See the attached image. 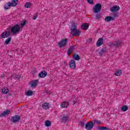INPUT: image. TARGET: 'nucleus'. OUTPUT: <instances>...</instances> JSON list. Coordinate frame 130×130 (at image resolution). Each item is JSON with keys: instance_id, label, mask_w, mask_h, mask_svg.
<instances>
[{"instance_id": "58836bf2", "label": "nucleus", "mask_w": 130, "mask_h": 130, "mask_svg": "<svg viewBox=\"0 0 130 130\" xmlns=\"http://www.w3.org/2000/svg\"><path fill=\"white\" fill-rule=\"evenodd\" d=\"M34 20H36V19H37V15H35L34 18H33Z\"/></svg>"}, {"instance_id": "1a4fd4ad", "label": "nucleus", "mask_w": 130, "mask_h": 130, "mask_svg": "<svg viewBox=\"0 0 130 130\" xmlns=\"http://www.w3.org/2000/svg\"><path fill=\"white\" fill-rule=\"evenodd\" d=\"M120 8L118 6H114L111 8V12H117Z\"/></svg>"}, {"instance_id": "7ed1b4c3", "label": "nucleus", "mask_w": 130, "mask_h": 130, "mask_svg": "<svg viewBox=\"0 0 130 130\" xmlns=\"http://www.w3.org/2000/svg\"><path fill=\"white\" fill-rule=\"evenodd\" d=\"M123 43V41L120 40L116 41L115 43H110L109 44L111 47H119V46H121Z\"/></svg>"}, {"instance_id": "473e14b6", "label": "nucleus", "mask_w": 130, "mask_h": 130, "mask_svg": "<svg viewBox=\"0 0 130 130\" xmlns=\"http://www.w3.org/2000/svg\"><path fill=\"white\" fill-rule=\"evenodd\" d=\"M26 20H23L22 21V22L20 23V26L21 27H24L25 25H26Z\"/></svg>"}, {"instance_id": "a878e982", "label": "nucleus", "mask_w": 130, "mask_h": 130, "mask_svg": "<svg viewBox=\"0 0 130 130\" xmlns=\"http://www.w3.org/2000/svg\"><path fill=\"white\" fill-rule=\"evenodd\" d=\"M128 109V107H127L126 105H124L122 107L121 110L122 111L125 112V111H127Z\"/></svg>"}, {"instance_id": "c9c22d12", "label": "nucleus", "mask_w": 130, "mask_h": 130, "mask_svg": "<svg viewBox=\"0 0 130 130\" xmlns=\"http://www.w3.org/2000/svg\"><path fill=\"white\" fill-rule=\"evenodd\" d=\"M88 4L92 5L93 4V0H87Z\"/></svg>"}, {"instance_id": "f257e3e1", "label": "nucleus", "mask_w": 130, "mask_h": 130, "mask_svg": "<svg viewBox=\"0 0 130 130\" xmlns=\"http://www.w3.org/2000/svg\"><path fill=\"white\" fill-rule=\"evenodd\" d=\"M77 26L78 24L75 22H73L72 24L71 32L73 36H79L80 34H81L80 30L77 29Z\"/></svg>"}, {"instance_id": "412c9836", "label": "nucleus", "mask_w": 130, "mask_h": 130, "mask_svg": "<svg viewBox=\"0 0 130 130\" xmlns=\"http://www.w3.org/2000/svg\"><path fill=\"white\" fill-rule=\"evenodd\" d=\"M121 74H122V71L121 70H116L115 72V75L117 77H119V76H121Z\"/></svg>"}, {"instance_id": "72a5a7b5", "label": "nucleus", "mask_w": 130, "mask_h": 130, "mask_svg": "<svg viewBox=\"0 0 130 130\" xmlns=\"http://www.w3.org/2000/svg\"><path fill=\"white\" fill-rule=\"evenodd\" d=\"M101 18V15L100 14H96L95 15V19H100Z\"/></svg>"}, {"instance_id": "b1692460", "label": "nucleus", "mask_w": 130, "mask_h": 130, "mask_svg": "<svg viewBox=\"0 0 130 130\" xmlns=\"http://www.w3.org/2000/svg\"><path fill=\"white\" fill-rule=\"evenodd\" d=\"M45 125L47 127H49L51 125V122L49 120H46L45 121Z\"/></svg>"}, {"instance_id": "2f4dec72", "label": "nucleus", "mask_w": 130, "mask_h": 130, "mask_svg": "<svg viewBox=\"0 0 130 130\" xmlns=\"http://www.w3.org/2000/svg\"><path fill=\"white\" fill-rule=\"evenodd\" d=\"M69 66H76V63L75 62V60H71L69 62Z\"/></svg>"}, {"instance_id": "37998d69", "label": "nucleus", "mask_w": 130, "mask_h": 130, "mask_svg": "<svg viewBox=\"0 0 130 130\" xmlns=\"http://www.w3.org/2000/svg\"><path fill=\"white\" fill-rule=\"evenodd\" d=\"M1 1H2V0H0V2H1Z\"/></svg>"}, {"instance_id": "79ce46f5", "label": "nucleus", "mask_w": 130, "mask_h": 130, "mask_svg": "<svg viewBox=\"0 0 130 130\" xmlns=\"http://www.w3.org/2000/svg\"><path fill=\"white\" fill-rule=\"evenodd\" d=\"M74 104H76V102H74Z\"/></svg>"}, {"instance_id": "9d476101", "label": "nucleus", "mask_w": 130, "mask_h": 130, "mask_svg": "<svg viewBox=\"0 0 130 130\" xmlns=\"http://www.w3.org/2000/svg\"><path fill=\"white\" fill-rule=\"evenodd\" d=\"M10 112H11V111H10V110H7L6 111H4L3 113L0 114V116L1 117H3V116H6L7 115H9Z\"/></svg>"}, {"instance_id": "4be33fe9", "label": "nucleus", "mask_w": 130, "mask_h": 130, "mask_svg": "<svg viewBox=\"0 0 130 130\" xmlns=\"http://www.w3.org/2000/svg\"><path fill=\"white\" fill-rule=\"evenodd\" d=\"M2 91L3 94H8V93H9V88L7 87H4L2 88Z\"/></svg>"}, {"instance_id": "f8f14e48", "label": "nucleus", "mask_w": 130, "mask_h": 130, "mask_svg": "<svg viewBox=\"0 0 130 130\" xmlns=\"http://www.w3.org/2000/svg\"><path fill=\"white\" fill-rule=\"evenodd\" d=\"M69 102H63L61 104V107L62 108H67L69 106Z\"/></svg>"}, {"instance_id": "f704fd0d", "label": "nucleus", "mask_w": 130, "mask_h": 130, "mask_svg": "<svg viewBox=\"0 0 130 130\" xmlns=\"http://www.w3.org/2000/svg\"><path fill=\"white\" fill-rule=\"evenodd\" d=\"M79 124L80 125H81V126H84V125H85V123H84L83 121H81L80 122Z\"/></svg>"}, {"instance_id": "a211bd4d", "label": "nucleus", "mask_w": 130, "mask_h": 130, "mask_svg": "<svg viewBox=\"0 0 130 130\" xmlns=\"http://www.w3.org/2000/svg\"><path fill=\"white\" fill-rule=\"evenodd\" d=\"M105 20L106 22H110V21L114 20V17L111 16H107Z\"/></svg>"}, {"instance_id": "f03ea898", "label": "nucleus", "mask_w": 130, "mask_h": 130, "mask_svg": "<svg viewBox=\"0 0 130 130\" xmlns=\"http://www.w3.org/2000/svg\"><path fill=\"white\" fill-rule=\"evenodd\" d=\"M11 31L13 34H17V33H20L21 31V27L18 24H16L11 28Z\"/></svg>"}, {"instance_id": "a19ab883", "label": "nucleus", "mask_w": 130, "mask_h": 130, "mask_svg": "<svg viewBox=\"0 0 130 130\" xmlns=\"http://www.w3.org/2000/svg\"><path fill=\"white\" fill-rule=\"evenodd\" d=\"M126 60H127V61H128V58H127L126 59Z\"/></svg>"}, {"instance_id": "39448f33", "label": "nucleus", "mask_w": 130, "mask_h": 130, "mask_svg": "<svg viewBox=\"0 0 130 130\" xmlns=\"http://www.w3.org/2000/svg\"><path fill=\"white\" fill-rule=\"evenodd\" d=\"M102 6L101 4L98 3L92 9L93 12L95 13V14H98L101 11Z\"/></svg>"}, {"instance_id": "c85d7f7f", "label": "nucleus", "mask_w": 130, "mask_h": 130, "mask_svg": "<svg viewBox=\"0 0 130 130\" xmlns=\"http://www.w3.org/2000/svg\"><path fill=\"white\" fill-rule=\"evenodd\" d=\"M73 57L75 60H80V56L78 55L74 54Z\"/></svg>"}, {"instance_id": "f3484780", "label": "nucleus", "mask_w": 130, "mask_h": 130, "mask_svg": "<svg viewBox=\"0 0 130 130\" xmlns=\"http://www.w3.org/2000/svg\"><path fill=\"white\" fill-rule=\"evenodd\" d=\"M81 28L83 30H87L88 29V28H89V25L87 23H84L82 25Z\"/></svg>"}, {"instance_id": "5701e85b", "label": "nucleus", "mask_w": 130, "mask_h": 130, "mask_svg": "<svg viewBox=\"0 0 130 130\" xmlns=\"http://www.w3.org/2000/svg\"><path fill=\"white\" fill-rule=\"evenodd\" d=\"M61 120L63 122H64V123H67V121H68V120H69V117H68L67 116H64L61 118Z\"/></svg>"}, {"instance_id": "cd10ccee", "label": "nucleus", "mask_w": 130, "mask_h": 130, "mask_svg": "<svg viewBox=\"0 0 130 130\" xmlns=\"http://www.w3.org/2000/svg\"><path fill=\"white\" fill-rule=\"evenodd\" d=\"M99 129L100 130H111V129L107 128L106 127H103V126H99L98 127Z\"/></svg>"}, {"instance_id": "20e7f679", "label": "nucleus", "mask_w": 130, "mask_h": 130, "mask_svg": "<svg viewBox=\"0 0 130 130\" xmlns=\"http://www.w3.org/2000/svg\"><path fill=\"white\" fill-rule=\"evenodd\" d=\"M67 44L68 39H62L57 43L58 46L60 48H62V47H65V46H67Z\"/></svg>"}, {"instance_id": "dca6fc26", "label": "nucleus", "mask_w": 130, "mask_h": 130, "mask_svg": "<svg viewBox=\"0 0 130 130\" xmlns=\"http://www.w3.org/2000/svg\"><path fill=\"white\" fill-rule=\"evenodd\" d=\"M32 7V3L30 2H26L24 5V8L26 9H30Z\"/></svg>"}, {"instance_id": "9b49d317", "label": "nucleus", "mask_w": 130, "mask_h": 130, "mask_svg": "<svg viewBox=\"0 0 130 130\" xmlns=\"http://www.w3.org/2000/svg\"><path fill=\"white\" fill-rule=\"evenodd\" d=\"M103 44V38L99 39L98 41L96 42V46L99 47L101 46Z\"/></svg>"}, {"instance_id": "4c0bfd02", "label": "nucleus", "mask_w": 130, "mask_h": 130, "mask_svg": "<svg viewBox=\"0 0 130 130\" xmlns=\"http://www.w3.org/2000/svg\"><path fill=\"white\" fill-rule=\"evenodd\" d=\"M104 52H105V49H102V50L101 51V53H103Z\"/></svg>"}, {"instance_id": "6e6552de", "label": "nucleus", "mask_w": 130, "mask_h": 130, "mask_svg": "<svg viewBox=\"0 0 130 130\" xmlns=\"http://www.w3.org/2000/svg\"><path fill=\"white\" fill-rule=\"evenodd\" d=\"M47 76V72L45 71H42L39 74V78H45Z\"/></svg>"}, {"instance_id": "ddd939ff", "label": "nucleus", "mask_w": 130, "mask_h": 130, "mask_svg": "<svg viewBox=\"0 0 130 130\" xmlns=\"http://www.w3.org/2000/svg\"><path fill=\"white\" fill-rule=\"evenodd\" d=\"M37 84H38V81L34 80L31 83V87H32V88H35V87L37 86Z\"/></svg>"}, {"instance_id": "6ab92c4d", "label": "nucleus", "mask_w": 130, "mask_h": 130, "mask_svg": "<svg viewBox=\"0 0 130 130\" xmlns=\"http://www.w3.org/2000/svg\"><path fill=\"white\" fill-rule=\"evenodd\" d=\"M42 107L43 109H48V108H49V104L47 103H45L43 104Z\"/></svg>"}, {"instance_id": "0eeeda50", "label": "nucleus", "mask_w": 130, "mask_h": 130, "mask_svg": "<svg viewBox=\"0 0 130 130\" xmlns=\"http://www.w3.org/2000/svg\"><path fill=\"white\" fill-rule=\"evenodd\" d=\"M93 127H94V124L92 121H88L86 123L85 125V129L87 130H91L93 129Z\"/></svg>"}, {"instance_id": "7c9ffc66", "label": "nucleus", "mask_w": 130, "mask_h": 130, "mask_svg": "<svg viewBox=\"0 0 130 130\" xmlns=\"http://www.w3.org/2000/svg\"><path fill=\"white\" fill-rule=\"evenodd\" d=\"M93 121L94 122L95 124H101V121L98 120L97 119H94L93 120Z\"/></svg>"}, {"instance_id": "c756f323", "label": "nucleus", "mask_w": 130, "mask_h": 130, "mask_svg": "<svg viewBox=\"0 0 130 130\" xmlns=\"http://www.w3.org/2000/svg\"><path fill=\"white\" fill-rule=\"evenodd\" d=\"M11 40H12V38H8L5 41V44H9V43H10V42H11Z\"/></svg>"}, {"instance_id": "2eb2a0df", "label": "nucleus", "mask_w": 130, "mask_h": 130, "mask_svg": "<svg viewBox=\"0 0 130 130\" xmlns=\"http://www.w3.org/2000/svg\"><path fill=\"white\" fill-rule=\"evenodd\" d=\"M12 121L13 122H17L18 120H20V116H15L12 118Z\"/></svg>"}, {"instance_id": "4468645a", "label": "nucleus", "mask_w": 130, "mask_h": 130, "mask_svg": "<svg viewBox=\"0 0 130 130\" xmlns=\"http://www.w3.org/2000/svg\"><path fill=\"white\" fill-rule=\"evenodd\" d=\"M18 0H12L10 3L11 7H16L18 5Z\"/></svg>"}, {"instance_id": "aec40b11", "label": "nucleus", "mask_w": 130, "mask_h": 130, "mask_svg": "<svg viewBox=\"0 0 130 130\" xmlns=\"http://www.w3.org/2000/svg\"><path fill=\"white\" fill-rule=\"evenodd\" d=\"M11 7H12V6L11 5V2H9L5 4L4 6V9L5 10H9V9H10Z\"/></svg>"}, {"instance_id": "bb28decb", "label": "nucleus", "mask_w": 130, "mask_h": 130, "mask_svg": "<svg viewBox=\"0 0 130 130\" xmlns=\"http://www.w3.org/2000/svg\"><path fill=\"white\" fill-rule=\"evenodd\" d=\"M26 96H32L33 95V91L32 90H28L25 92Z\"/></svg>"}, {"instance_id": "ea45409f", "label": "nucleus", "mask_w": 130, "mask_h": 130, "mask_svg": "<svg viewBox=\"0 0 130 130\" xmlns=\"http://www.w3.org/2000/svg\"><path fill=\"white\" fill-rule=\"evenodd\" d=\"M20 78H21V76H19V75H18V76H17L16 77V78H17V79H20Z\"/></svg>"}, {"instance_id": "e433bc0d", "label": "nucleus", "mask_w": 130, "mask_h": 130, "mask_svg": "<svg viewBox=\"0 0 130 130\" xmlns=\"http://www.w3.org/2000/svg\"><path fill=\"white\" fill-rule=\"evenodd\" d=\"M70 68L71 69H76V66H70Z\"/></svg>"}, {"instance_id": "393cba45", "label": "nucleus", "mask_w": 130, "mask_h": 130, "mask_svg": "<svg viewBox=\"0 0 130 130\" xmlns=\"http://www.w3.org/2000/svg\"><path fill=\"white\" fill-rule=\"evenodd\" d=\"M74 49H75L74 47H73V46L70 47V48L68 50V51L67 52V54L68 55H70V54H71V53L73 51Z\"/></svg>"}, {"instance_id": "423d86ee", "label": "nucleus", "mask_w": 130, "mask_h": 130, "mask_svg": "<svg viewBox=\"0 0 130 130\" xmlns=\"http://www.w3.org/2000/svg\"><path fill=\"white\" fill-rule=\"evenodd\" d=\"M11 35V30H7L4 31L1 35V38H8Z\"/></svg>"}]
</instances>
